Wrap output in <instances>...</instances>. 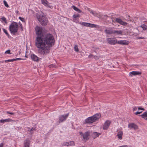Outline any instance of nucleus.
<instances>
[{"label": "nucleus", "instance_id": "a19ab883", "mask_svg": "<svg viewBox=\"0 0 147 147\" xmlns=\"http://www.w3.org/2000/svg\"><path fill=\"white\" fill-rule=\"evenodd\" d=\"M138 110L139 111L140 110H142V111H144V109L142 108H141V107H138Z\"/></svg>", "mask_w": 147, "mask_h": 147}, {"label": "nucleus", "instance_id": "2eb2a0df", "mask_svg": "<svg viewBox=\"0 0 147 147\" xmlns=\"http://www.w3.org/2000/svg\"><path fill=\"white\" fill-rule=\"evenodd\" d=\"M129 43V42L126 40H121L117 41V43L121 45H127Z\"/></svg>", "mask_w": 147, "mask_h": 147}, {"label": "nucleus", "instance_id": "c85d7f7f", "mask_svg": "<svg viewBox=\"0 0 147 147\" xmlns=\"http://www.w3.org/2000/svg\"><path fill=\"white\" fill-rule=\"evenodd\" d=\"M140 27L142 28L144 30H146L147 29V26L145 24H143Z\"/></svg>", "mask_w": 147, "mask_h": 147}, {"label": "nucleus", "instance_id": "ddd939ff", "mask_svg": "<svg viewBox=\"0 0 147 147\" xmlns=\"http://www.w3.org/2000/svg\"><path fill=\"white\" fill-rule=\"evenodd\" d=\"M42 3L46 7L52 8L53 7L49 4V2L47 0H42Z\"/></svg>", "mask_w": 147, "mask_h": 147}, {"label": "nucleus", "instance_id": "9d476101", "mask_svg": "<svg viewBox=\"0 0 147 147\" xmlns=\"http://www.w3.org/2000/svg\"><path fill=\"white\" fill-rule=\"evenodd\" d=\"M80 24L84 26L91 28L96 27V25L94 24L84 22L80 23Z\"/></svg>", "mask_w": 147, "mask_h": 147}, {"label": "nucleus", "instance_id": "f03ea898", "mask_svg": "<svg viewBox=\"0 0 147 147\" xmlns=\"http://www.w3.org/2000/svg\"><path fill=\"white\" fill-rule=\"evenodd\" d=\"M44 39L48 47H52L54 45L55 40L53 35L51 34H47L45 36H43Z\"/></svg>", "mask_w": 147, "mask_h": 147}, {"label": "nucleus", "instance_id": "c9c22d12", "mask_svg": "<svg viewBox=\"0 0 147 147\" xmlns=\"http://www.w3.org/2000/svg\"><path fill=\"white\" fill-rule=\"evenodd\" d=\"M3 3H4V4L5 5L6 7H9L8 5L7 4V2H6V1H5V0H4Z\"/></svg>", "mask_w": 147, "mask_h": 147}, {"label": "nucleus", "instance_id": "dca6fc26", "mask_svg": "<svg viewBox=\"0 0 147 147\" xmlns=\"http://www.w3.org/2000/svg\"><path fill=\"white\" fill-rule=\"evenodd\" d=\"M30 141L28 139H26L24 141V147H29Z\"/></svg>", "mask_w": 147, "mask_h": 147}, {"label": "nucleus", "instance_id": "0eeeda50", "mask_svg": "<svg viewBox=\"0 0 147 147\" xmlns=\"http://www.w3.org/2000/svg\"><path fill=\"white\" fill-rule=\"evenodd\" d=\"M107 40L109 44L112 45H115L117 42V40L115 38H108L107 39Z\"/></svg>", "mask_w": 147, "mask_h": 147}, {"label": "nucleus", "instance_id": "7ed1b4c3", "mask_svg": "<svg viewBox=\"0 0 147 147\" xmlns=\"http://www.w3.org/2000/svg\"><path fill=\"white\" fill-rule=\"evenodd\" d=\"M100 117V115L99 114H96L92 116L89 117L86 120V123H90L94 122L95 121L99 119Z\"/></svg>", "mask_w": 147, "mask_h": 147}, {"label": "nucleus", "instance_id": "79ce46f5", "mask_svg": "<svg viewBox=\"0 0 147 147\" xmlns=\"http://www.w3.org/2000/svg\"><path fill=\"white\" fill-rule=\"evenodd\" d=\"M93 48H94V51H97L98 49V48H96V47H93Z\"/></svg>", "mask_w": 147, "mask_h": 147}, {"label": "nucleus", "instance_id": "4468645a", "mask_svg": "<svg viewBox=\"0 0 147 147\" xmlns=\"http://www.w3.org/2000/svg\"><path fill=\"white\" fill-rule=\"evenodd\" d=\"M128 127L131 129H133L135 130L138 129V127L134 123H131L128 125Z\"/></svg>", "mask_w": 147, "mask_h": 147}, {"label": "nucleus", "instance_id": "ea45409f", "mask_svg": "<svg viewBox=\"0 0 147 147\" xmlns=\"http://www.w3.org/2000/svg\"><path fill=\"white\" fill-rule=\"evenodd\" d=\"M10 50H7V51H6L5 52V53H7V54H10L11 53H10Z\"/></svg>", "mask_w": 147, "mask_h": 147}, {"label": "nucleus", "instance_id": "de8ad7c7", "mask_svg": "<svg viewBox=\"0 0 147 147\" xmlns=\"http://www.w3.org/2000/svg\"><path fill=\"white\" fill-rule=\"evenodd\" d=\"M19 25L20 26V27L22 28V24L21 23H20V22H19Z\"/></svg>", "mask_w": 147, "mask_h": 147}, {"label": "nucleus", "instance_id": "423d86ee", "mask_svg": "<svg viewBox=\"0 0 147 147\" xmlns=\"http://www.w3.org/2000/svg\"><path fill=\"white\" fill-rule=\"evenodd\" d=\"M36 34L38 36L43 37L44 35L43 33V29L41 27L37 26L35 28Z\"/></svg>", "mask_w": 147, "mask_h": 147}, {"label": "nucleus", "instance_id": "4c0bfd02", "mask_svg": "<svg viewBox=\"0 0 147 147\" xmlns=\"http://www.w3.org/2000/svg\"><path fill=\"white\" fill-rule=\"evenodd\" d=\"M142 112V111H137V112H136L135 113V114L136 115H137L138 114H140Z\"/></svg>", "mask_w": 147, "mask_h": 147}, {"label": "nucleus", "instance_id": "7c9ffc66", "mask_svg": "<svg viewBox=\"0 0 147 147\" xmlns=\"http://www.w3.org/2000/svg\"><path fill=\"white\" fill-rule=\"evenodd\" d=\"M3 30L4 32L7 35V36L9 38V35L7 31L5 30V29L3 28Z\"/></svg>", "mask_w": 147, "mask_h": 147}, {"label": "nucleus", "instance_id": "f704fd0d", "mask_svg": "<svg viewBox=\"0 0 147 147\" xmlns=\"http://www.w3.org/2000/svg\"><path fill=\"white\" fill-rule=\"evenodd\" d=\"M80 17L79 14H78L77 15H74L73 16V18H77L79 17Z\"/></svg>", "mask_w": 147, "mask_h": 147}, {"label": "nucleus", "instance_id": "b1692460", "mask_svg": "<svg viewBox=\"0 0 147 147\" xmlns=\"http://www.w3.org/2000/svg\"><path fill=\"white\" fill-rule=\"evenodd\" d=\"M87 9L88 11L90 12L91 13H92L93 15L94 16H96L98 14L96 13L94 11H92L90 9L87 7Z\"/></svg>", "mask_w": 147, "mask_h": 147}, {"label": "nucleus", "instance_id": "393cba45", "mask_svg": "<svg viewBox=\"0 0 147 147\" xmlns=\"http://www.w3.org/2000/svg\"><path fill=\"white\" fill-rule=\"evenodd\" d=\"M100 135V133H98L96 132H94L92 134V136L93 137H94V138H96L98 137Z\"/></svg>", "mask_w": 147, "mask_h": 147}, {"label": "nucleus", "instance_id": "1a4fd4ad", "mask_svg": "<svg viewBox=\"0 0 147 147\" xmlns=\"http://www.w3.org/2000/svg\"><path fill=\"white\" fill-rule=\"evenodd\" d=\"M80 134L83 137V139L86 140H87L89 139L90 132L88 131H86L84 134L82 132H80Z\"/></svg>", "mask_w": 147, "mask_h": 147}, {"label": "nucleus", "instance_id": "412c9836", "mask_svg": "<svg viewBox=\"0 0 147 147\" xmlns=\"http://www.w3.org/2000/svg\"><path fill=\"white\" fill-rule=\"evenodd\" d=\"M123 31L121 30H113V34H115V35H119L120 34L121 35H122V34L123 33Z\"/></svg>", "mask_w": 147, "mask_h": 147}, {"label": "nucleus", "instance_id": "aec40b11", "mask_svg": "<svg viewBox=\"0 0 147 147\" xmlns=\"http://www.w3.org/2000/svg\"><path fill=\"white\" fill-rule=\"evenodd\" d=\"M104 31L106 34H113V30H112L111 29H106Z\"/></svg>", "mask_w": 147, "mask_h": 147}, {"label": "nucleus", "instance_id": "8fccbe9b", "mask_svg": "<svg viewBox=\"0 0 147 147\" xmlns=\"http://www.w3.org/2000/svg\"><path fill=\"white\" fill-rule=\"evenodd\" d=\"M128 17L129 18L130 17V16H128Z\"/></svg>", "mask_w": 147, "mask_h": 147}, {"label": "nucleus", "instance_id": "5701e85b", "mask_svg": "<svg viewBox=\"0 0 147 147\" xmlns=\"http://www.w3.org/2000/svg\"><path fill=\"white\" fill-rule=\"evenodd\" d=\"M140 116L145 120H147V111L144 113Z\"/></svg>", "mask_w": 147, "mask_h": 147}, {"label": "nucleus", "instance_id": "a878e982", "mask_svg": "<svg viewBox=\"0 0 147 147\" xmlns=\"http://www.w3.org/2000/svg\"><path fill=\"white\" fill-rule=\"evenodd\" d=\"M11 119H2L0 120V123H4L5 122H9L11 121Z\"/></svg>", "mask_w": 147, "mask_h": 147}, {"label": "nucleus", "instance_id": "09e8293b", "mask_svg": "<svg viewBox=\"0 0 147 147\" xmlns=\"http://www.w3.org/2000/svg\"><path fill=\"white\" fill-rule=\"evenodd\" d=\"M3 143H1L0 144V147H3Z\"/></svg>", "mask_w": 147, "mask_h": 147}, {"label": "nucleus", "instance_id": "e433bc0d", "mask_svg": "<svg viewBox=\"0 0 147 147\" xmlns=\"http://www.w3.org/2000/svg\"><path fill=\"white\" fill-rule=\"evenodd\" d=\"M56 66L55 65H49V67L50 68H53L54 67H56Z\"/></svg>", "mask_w": 147, "mask_h": 147}, {"label": "nucleus", "instance_id": "3c124183", "mask_svg": "<svg viewBox=\"0 0 147 147\" xmlns=\"http://www.w3.org/2000/svg\"><path fill=\"white\" fill-rule=\"evenodd\" d=\"M129 20V21H131V20Z\"/></svg>", "mask_w": 147, "mask_h": 147}, {"label": "nucleus", "instance_id": "20e7f679", "mask_svg": "<svg viewBox=\"0 0 147 147\" xmlns=\"http://www.w3.org/2000/svg\"><path fill=\"white\" fill-rule=\"evenodd\" d=\"M37 18L38 21L42 26L47 25L48 22L47 18L44 15L37 16Z\"/></svg>", "mask_w": 147, "mask_h": 147}, {"label": "nucleus", "instance_id": "39448f33", "mask_svg": "<svg viewBox=\"0 0 147 147\" xmlns=\"http://www.w3.org/2000/svg\"><path fill=\"white\" fill-rule=\"evenodd\" d=\"M18 25L16 22H13L10 25L9 30L11 33L13 34L18 32Z\"/></svg>", "mask_w": 147, "mask_h": 147}, {"label": "nucleus", "instance_id": "49530a36", "mask_svg": "<svg viewBox=\"0 0 147 147\" xmlns=\"http://www.w3.org/2000/svg\"><path fill=\"white\" fill-rule=\"evenodd\" d=\"M7 113L9 114H10L12 115L14 114V113H13L9 112L8 111H7Z\"/></svg>", "mask_w": 147, "mask_h": 147}, {"label": "nucleus", "instance_id": "bb28decb", "mask_svg": "<svg viewBox=\"0 0 147 147\" xmlns=\"http://www.w3.org/2000/svg\"><path fill=\"white\" fill-rule=\"evenodd\" d=\"M71 7L73 8L75 11L78 12V13L82 12V11L80 9H78L74 5H73Z\"/></svg>", "mask_w": 147, "mask_h": 147}, {"label": "nucleus", "instance_id": "58836bf2", "mask_svg": "<svg viewBox=\"0 0 147 147\" xmlns=\"http://www.w3.org/2000/svg\"><path fill=\"white\" fill-rule=\"evenodd\" d=\"M19 19L22 22H25V20L24 18L21 17H19Z\"/></svg>", "mask_w": 147, "mask_h": 147}, {"label": "nucleus", "instance_id": "4be33fe9", "mask_svg": "<svg viewBox=\"0 0 147 147\" xmlns=\"http://www.w3.org/2000/svg\"><path fill=\"white\" fill-rule=\"evenodd\" d=\"M63 144L64 145L68 146H72L74 144V143L73 141H70V142L65 143Z\"/></svg>", "mask_w": 147, "mask_h": 147}, {"label": "nucleus", "instance_id": "37998d69", "mask_svg": "<svg viewBox=\"0 0 147 147\" xmlns=\"http://www.w3.org/2000/svg\"><path fill=\"white\" fill-rule=\"evenodd\" d=\"M22 59L20 58H17L16 59H14V61H16V60H19Z\"/></svg>", "mask_w": 147, "mask_h": 147}, {"label": "nucleus", "instance_id": "473e14b6", "mask_svg": "<svg viewBox=\"0 0 147 147\" xmlns=\"http://www.w3.org/2000/svg\"><path fill=\"white\" fill-rule=\"evenodd\" d=\"M1 19L3 21H4L6 24L7 23V22L6 20V18L5 17H2Z\"/></svg>", "mask_w": 147, "mask_h": 147}, {"label": "nucleus", "instance_id": "a18cd8bd", "mask_svg": "<svg viewBox=\"0 0 147 147\" xmlns=\"http://www.w3.org/2000/svg\"><path fill=\"white\" fill-rule=\"evenodd\" d=\"M145 38L144 37H138L137 38V39H144Z\"/></svg>", "mask_w": 147, "mask_h": 147}, {"label": "nucleus", "instance_id": "2f4dec72", "mask_svg": "<svg viewBox=\"0 0 147 147\" xmlns=\"http://www.w3.org/2000/svg\"><path fill=\"white\" fill-rule=\"evenodd\" d=\"M28 131L31 132L30 133L31 134H32L33 133V132H32L31 131H32L33 130H34L35 129H34L33 128H32L31 129H30V128H29V127H28Z\"/></svg>", "mask_w": 147, "mask_h": 147}, {"label": "nucleus", "instance_id": "f257e3e1", "mask_svg": "<svg viewBox=\"0 0 147 147\" xmlns=\"http://www.w3.org/2000/svg\"><path fill=\"white\" fill-rule=\"evenodd\" d=\"M35 44L39 48L38 51L39 53L44 55L49 53L50 48L47 45L43 37L38 36L36 39Z\"/></svg>", "mask_w": 147, "mask_h": 147}, {"label": "nucleus", "instance_id": "6ab92c4d", "mask_svg": "<svg viewBox=\"0 0 147 147\" xmlns=\"http://www.w3.org/2000/svg\"><path fill=\"white\" fill-rule=\"evenodd\" d=\"M31 57L32 59L34 61H38V58L34 54L31 55Z\"/></svg>", "mask_w": 147, "mask_h": 147}, {"label": "nucleus", "instance_id": "9b49d317", "mask_svg": "<svg viewBox=\"0 0 147 147\" xmlns=\"http://www.w3.org/2000/svg\"><path fill=\"white\" fill-rule=\"evenodd\" d=\"M69 114L68 113L65 115H62L60 116L59 117V123L60 122H62L63 121L65 120L66 118L69 115Z\"/></svg>", "mask_w": 147, "mask_h": 147}, {"label": "nucleus", "instance_id": "cd10ccee", "mask_svg": "<svg viewBox=\"0 0 147 147\" xmlns=\"http://www.w3.org/2000/svg\"><path fill=\"white\" fill-rule=\"evenodd\" d=\"M91 57H93L94 58L96 59H98L100 58V57L97 56H94L93 55H92L90 54L89 55L88 57L91 58Z\"/></svg>", "mask_w": 147, "mask_h": 147}, {"label": "nucleus", "instance_id": "72a5a7b5", "mask_svg": "<svg viewBox=\"0 0 147 147\" xmlns=\"http://www.w3.org/2000/svg\"><path fill=\"white\" fill-rule=\"evenodd\" d=\"M14 61V59H9L8 60H6L5 61V62H12Z\"/></svg>", "mask_w": 147, "mask_h": 147}, {"label": "nucleus", "instance_id": "c756f323", "mask_svg": "<svg viewBox=\"0 0 147 147\" xmlns=\"http://www.w3.org/2000/svg\"><path fill=\"white\" fill-rule=\"evenodd\" d=\"M78 46L77 45H76L74 47V49L75 51L76 52H78L79 51V49L78 48Z\"/></svg>", "mask_w": 147, "mask_h": 147}, {"label": "nucleus", "instance_id": "f8f14e48", "mask_svg": "<svg viewBox=\"0 0 147 147\" xmlns=\"http://www.w3.org/2000/svg\"><path fill=\"white\" fill-rule=\"evenodd\" d=\"M111 123V122L109 120H107L104 123L103 126V129L105 130H106L109 127Z\"/></svg>", "mask_w": 147, "mask_h": 147}, {"label": "nucleus", "instance_id": "a211bd4d", "mask_svg": "<svg viewBox=\"0 0 147 147\" xmlns=\"http://www.w3.org/2000/svg\"><path fill=\"white\" fill-rule=\"evenodd\" d=\"M118 133L117 134V136L119 139L121 140L122 139V136L123 135V132L122 131L120 130L117 131Z\"/></svg>", "mask_w": 147, "mask_h": 147}, {"label": "nucleus", "instance_id": "c03bdc74", "mask_svg": "<svg viewBox=\"0 0 147 147\" xmlns=\"http://www.w3.org/2000/svg\"><path fill=\"white\" fill-rule=\"evenodd\" d=\"M137 109V107H134L133 109V111H136Z\"/></svg>", "mask_w": 147, "mask_h": 147}, {"label": "nucleus", "instance_id": "6e6552de", "mask_svg": "<svg viewBox=\"0 0 147 147\" xmlns=\"http://www.w3.org/2000/svg\"><path fill=\"white\" fill-rule=\"evenodd\" d=\"M112 21L113 22H116L123 26H127V24L126 22L123 21L121 19L119 18H116L115 19L113 20Z\"/></svg>", "mask_w": 147, "mask_h": 147}, {"label": "nucleus", "instance_id": "f3484780", "mask_svg": "<svg viewBox=\"0 0 147 147\" xmlns=\"http://www.w3.org/2000/svg\"><path fill=\"white\" fill-rule=\"evenodd\" d=\"M141 74V72L137 71H133L129 73V76L132 77L133 75L135 76L137 75H140Z\"/></svg>", "mask_w": 147, "mask_h": 147}]
</instances>
